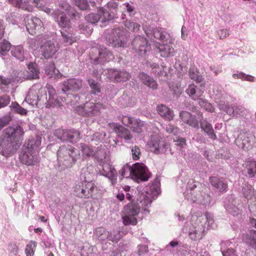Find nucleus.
<instances>
[{
	"label": "nucleus",
	"mask_w": 256,
	"mask_h": 256,
	"mask_svg": "<svg viewBox=\"0 0 256 256\" xmlns=\"http://www.w3.org/2000/svg\"><path fill=\"white\" fill-rule=\"evenodd\" d=\"M80 147L82 155L84 157H90L94 156V150L88 146L84 144H82Z\"/></svg>",
	"instance_id": "40"
},
{
	"label": "nucleus",
	"mask_w": 256,
	"mask_h": 256,
	"mask_svg": "<svg viewBox=\"0 0 256 256\" xmlns=\"http://www.w3.org/2000/svg\"><path fill=\"white\" fill-rule=\"evenodd\" d=\"M130 76V73L124 70H118L110 69L108 71V78L117 82H126L128 80Z\"/></svg>",
	"instance_id": "16"
},
{
	"label": "nucleus",
	"mask_w": 256,
	"mask_h": 256,
	"mask_svg": "<svg viewBox=\"0 0 256 256\" xmlns=\"http://www.w3.org/2000/svg\"><path fill=\"white\" fill-rule=\"evenodd\" d=\"M28 76L30 79H37L39 78V70L38 68V66L36 62H30L28 66Z\"/></svg>",
	"instance_id": "30"
},
{
	"label": "nucleus",
	"mask_w": 256,
	"mask_h": 256,
	"mask_svg": "<svg viewBox=\"0 0 256 256\" xmlns=\"http://www.w3.org/2000/svg\"><path fill=\"white\" fill-rule=\"evenodd\" d=\"M180 118L182 122L190 126L198 128V122L196 116L192 115L190 112L186 111L181 112L180 113Z\"/></svg>",
	"instance_id": "22"
},
{
	"label": "nucleus",
	"mask_w": 256,
	"mask_h": 256,
	"mask_svg": "<svg viewBox=\"0 0 256 256\" xmlns=\"http://www.w3.org/2000/svg\"><path fill=\"white\" fill-rule=\"evenodd\" d=\"M118 8V4L114 2H110L107 3L106 6V8H104L106 12H108L111 14L113 10H115Z\"/></svg>",
	"instance_id": "55"
},
{
	"label": "nucleus",
	"mask_w": 256,
	"mask_h": 256,
	"mask_svg": "<svg viewBox=\"0 0 256 256\" xmlns=\"http://www.w3.org/2000/svg\"><path fill=\"white\" fill-rule=\"evenodd\" d=\"M149 147L152 148V150L155 152L159 150V143L158 140H151L148 144Z\"/></svg>",
	"instance_id": "56"
},
{
	"label": "nucleus",
	"mask_w": 256,
	"mask_h": 256,
	"mask_svg": "<svg viewBox=\"0 0 256 256\" xmlns=\"http://www.w3.org/2000/svg\"><path fill=\"white\" fill-rule=\"evenodd\" d=\"M198 103L202 108L209 112H212L214 110V108L210 103L204 100L202 98L198 100Z\"/></svg>",
	"instance_id": "43"
},
{
	"label": "nucleus",
	"mask_w": 256,
	"mask_h": 256,
	"mask_svg": "<svg viewBox=\"0 0 256 256\" xmlns=\"http://www.w3.org/2000/svg\"><path fill=\"white\" fill-rule=\"evenodd\" d=\"M88 82L92 94H97L100 92L101 86L98 82L93 79H89Z\"/></svg>",
	"instance_id": "34"
},
{
	"label": "nucleus",
	"mask_w": 256,
	"mask_h": 256,
	"mask_svg": "<svg viewBox=\"0 0 256 256\" xmlns=\"http://www.w3.org/2000/svg\"><path fill=\"white\" fill-rule=\"evenodd\" d=\"M109 126L114 128V132L118 136L126 140H130L132 138V136L130 131L125 127L114 122L109 124Z\"/></svg>",
	"instance_id": "20"
},
{
	"label": "nucleus",
	"mask_w": 256,
	"mask_h": 256,
	"mask_svg": "<svg viewBox=\"0 0 256 256\" xmlns=\"http://www.w3.org/2000/svg\"><path fill=\"white\" fill-rule=\"evenodd\" d=\"M196 86L194 84H190L186 89V94L194 100H198L203 96L204 91L200 88H196Z\"/></svg>",
	"instance_id": "25"
},
{
	"label": "nucleus",
	"mask_w": 256,
	"mask_h": 256,
	"mask_svg": "<svg viewBox=\"0 0 256 256\" xmlns=\"http://www.w3.org/2000/svg\"><path fill=\"white\" fill-rule=\"evenodd\" d=\"M132 154L134 160H138L141 154L140 148L136 146H133L132 148Z\"/></svg>",
	"instance_id": "54"
},
{
	"label": "nucleus",
	"mask_w": 256,
	"mask_h": 256,
	"mask_svg": "<svg viewBox=\"0 0 256 256\" xmlns=\"http://www.w3.org/2000/svg\"><path fill=\"white\" fill-rule=\"evenodd\" d=\"M98 190V188L94 183L84 181L76 184L74 186V194L80 198H96V196L94 192Z\"/></svg>",
	"instance_id": "4"
},
{
	"label": "nucleus",
	"mask_w": 256,
	"mask_h": 256,
	"mask_svg": "<svg viewBox=\"0 0 256 256\" xmlns=\"http://www.w3.org/2000/svg\"><path fill=\"white\" fill-rule=\"evenodd\" d=\"M75 4L82 10H86L89 8L87 0H75Z\"/></svg>",
	"instance_id": "50"
},
{
	"label": "nucleus",
	"mask_w": 256,
	"mask_h": 256,
	"mask_svg": "<svg viewBox=\"0 0 256 256\" xmlns=\"http://www.w3.org/2000/svg\"><path fill=\"white\" fill-rule=\"evenodd\" d=\"M143 30L148 37L153 36L154 38L164 42L166 40L165 32L160 28H154L151 26H143Z\"/></svg>",
	"instance_id": "17"
},
{
	"label": "nucleus",
	"mask_w": 256,
	"mask_h": 256,
	"mask_svg": "<svg viewBox=\"0 0 256 256\" xmlns=\"http://www.w3.org/2000/svg\"><path fill=\"white\" fill-rule=\"evenodd\" d=\"M80 132L74 129L68 130L66 133V140H68L71 142H76L80 138Z\"/></svg>",
	"instance_id": "31"
},
{
	"label": "nucleus",
	"mask_w": 256,
	"mask_h": 256,
	"mask_svg": "<svg viewBox=\"0 0 256 256\" xmlns=\"http://www.w3.org/2000/svg\"><path fill=\"white\" fill-rule=\"evenodd\" d=\"M42 55L44 58L48 59L58 51L57 48L52 41H46L41 48Z\"/></svg>",
	"instance_id": "23"
},
{
	"label": "nucleus",
	"mask_w": 256,
	"mask_h": 256,
	"mask_svg": "<svg viewBox=\"0 0 256 256\" xmlns=\"http://www.w3.org/2000/svg\"><path fill=\"white\" fill-rule=\"evenodd\" d=\"M16 8H21L28 12H32L33 7L30 2V0H8Z\"/></svg>",
	"instance_id": "29"
},
{
	"label": "nucleus",
	"mask_w": 256,
	"mask_h": 256,
	"mask_svg": "<svg viewBox=\"0 0 256 256\" xmlns=\"http://www.w3.org/2000/svg\"><path fill=\"white\" fill-rule=\"evenodd\" d=\"M246 168L250 177L252 178L256 174V161H249L246 163Z\"/></svg>",
	"instance_id": "36"
},
{
	"label": "nucleus",
	"mask_w": 256,
	"mask_h": 256,
	"mask_svg": "<svg viewBox=\"0 0 256 256\" xmlns=\"http://www.w3.org/2000/svg\"><path fill=\"white\" fill-rule=\"evenodd\" d=\"M64 42L67 44L71 45L76 41V38L70 32L60 31Z\"/></svg>",
	"instance_id": "38"
},
{
	"label": "nucleus",
	"mask_w": 256,
	"mask_h": 256,
	"mask_svg": "<svg viewBox=\"0 0 256 256\" xmlns=\"http://www.w3.org/2000/svg\"><path fill=\"white\" fill-rule=\"evenodd\" d=\"M90 56L92 60L96 64H104L114 58L112 54L106 48L100 46L91 49Z\"/></svg>",
	"instance_id": "5"
},
{
	"label": "nucleus",
	"mask_w": 256,
	"mask_h": 256,
	"mask_svg": "<svg viewBox=\"0 0 256 256\" xmlns=\"http://www.w3.org/2000/svg\"><path fill=\"white\" fill-rule=\"evenodd\" d=\"M13 110L17 114L21 115H26L27 114V110L22 108L20 104L17 103L13 104Z\"/></svg>",
	"instance_id": "52"
},
{
	"label": "nucleus",
	"mask_w": 256,
	"mask_h": 256,
	"mask_svg": "<svg viewBox=\"0 0 256 256\" xmlns=\"http://www.w3.org/2000/svg\"><path fill=\"white\" fill-rule=\"evenodd\" d=\"M67 130H64L59 128L55 131L54 134L58 139L64 141L66 140Z\"/></svg>",
	"instance_id": "51"
},
{
	"label": "nucleus",
	"mask_w": 256,
	"mask_h": 256,
	"mask_svg": "<svg viewBox=\"0 0 256 256\" xmlns=\"http://www.w3.org/2000/svg\"><path fill=\"white\" fill-rule=\"evenodd\" d=\"M102 173L111 180L112 184L116 183L117 172L108 162H104L102 164Z\"/></svg>",
	"instance_id": "19"
},
{
	"label": "nucleus",
	"mask_w": 256,
	"mask_h": 256,
	"mask_svg": "<svg viewBox=\"0 0 256 256\" xmlns=\"http://www.w3.org/2000/svg\"><path fill=\"white\" fill-rule=\"evenodd\" d=\"M121 122L133 132L140 134L142 132L144 124L140 119L129 116H122L121 118Z\"/></svg>",
	"instance_id": "11"
},
{
	"label": "nucleus",
	"mask_w": 256,
	"mask_h": 256,
	"mask_svg": "<svg viewBox=\"0 0 256 256\" xmlns=\"http://www.w3.org/2000/svg\"><path fill=\"white\" fill-rule=\"evenodd\" d=\"M126 37L124 30L120 28L112 30L108 39V44L113 47L124 48L126 46Z\"/></svg>",
	"instance_id": "9"
},
{
	"label": "nucleus",
	"mask_w": 256,
	"mask_h": 256,
	"mask_svg": "<svg viewBox=\"0 0 256 256\" xmlns=\"http://www.w3.org/2000/svg\"><path fill=\"white\" fill-rule=\"evenodd\" d=\"M124 25L126 28H128L129 30L133 32H136L140 30V24L137 22H135L132 20H126Z\"/></svg>",
	"instance_id": "39"
},
{
	"label": "nucleus",
	"mask_w": 256,
	"mask_h": 256,
	"mask_svg": "<svg viewBox=\"0 0 256 256\" xmlns=\"http://www.w3.org/2000/svg\"><path fill=\"white\" fill-rule=\"evenodd\" d=\"M140 212L139 207L134 204H128L124 207V216H122L123 224L126 226L136 225L138 221L136 216Z\"/></svg>",
	"instance_id": "6"
},
{
	"label": "nucleus",
	"mask_w": 256,
	"mask_h": 256,
	"mask_svg": "<svg viewBox=\"0 0 256 256\" xmlns=\"http://www.w3.org/2000/svg\"><path fill=\"white\" fill-rule=\"evenodd\" d=\"M52 15L60 27L68 29L71 28L70 20L64 12L60 10H55L52 13Z\"/></svg>",
	"instance_id": "15"
},
{
	"label": "nucleus",
	"mask_w": 256,
	"mask_h": 256,
	"mask_svg": "<svg viewBox=\"0 0 256 256\" xmlns=\"http://www.w3.org/2000/svg\"><path fill=\"white\" fill-rule=\"evenodd\" d=\"M247 244L252 248L256 250V231L248 236L246 238Z\"/></svg>",
	"instance_id": "44"
},
{
	"label": "nucleus",
	"mask_w": 256,
	"mask_h": 256,
	"mask_svg": "<svg viewBox=\"0 0 256 256\" xmlns=\"http://www.w3.org/2000/svg\"><path fill=\"white\" fill-rule=\"evenodd\" d=\"M119 232L116 231L108 232V238L113 242H118L120 239Z\"/></svg>",
	"instance_id": "53"
},
{
	"label": "nucleus",
	"mask_w": 256,
	"mask_h": 256,
	"mask_svg": "<svg viewBox=\"0 0 256 256\" xmlns=\"http://www.w3.org/2000/svg\"><path fill=\"white\" fill-rule=\"evenodd\" d=\"M130 171L132 178L138 182L147 181L150 174L146 167L141 163L135 164L132 167L130 168Z\"/></svg>",
	"instance_id": "8"
},
{
	"label": "nucleus",
	"mask_w": 256,
	"mask_h": 256,
	"mask_svg": "<svg viewBox=\"0 0 256 256\" xmlns=\"http://www.w3.org/2000/svg\"><path fill=\"white\" fill-rule=\"evenodd\" d=\"M36 246V242L34 241H30L26 246L25 252L26 256H33Z\"/></svg>",
	"instance_id": "41"
},
{
	"label": "nucleus",
	"mask_w": 256,
	"mask_h": 256,
	"mask_svg": "<svg viewBox=\"0 0 256 256\" xmlns=\"http://www.w3.org/2000/svg\"><path fill=\"white\" fill-rule=\"evenodd\" d=\"M59 106H60V102L56 99V96H54V94L52 96H50L46 107L50 108Z\"/></svg>",
	"instance_id": "46"
},
{
	"label": "nucleus",
	"mask_w": 256,
	"mask_h": 256,
	"mask_svg": "<svg viewBox=\"0 0 256 256\" xmlns=\"http://www.w3.org/2000/svg\"><path fill=\"white\" fill-rule=\"evenodd\" d=\"M157 110L158 114L164 119L170 121L174 117L173 110L165 105L162 104L158 106Z\"/></svg>",
	"instance_id": "26"
},
{
	"label": "nucleus",
	"mask_w": 256,
	"mask_h": 256,
	"mask_svg": "<svg viewBox=\"0 0 256 256\" xmlns=\"http://www.w3.org/2000/svg\"><path fill=\"white\" fill-rule=\"evenodd\" d=\"M227 209L234 216L238 214V209L236 206H234V208H232L231 206H228Z\"/></svg>",
	"instance_id": "63"
},
{
	"label": "nucleus",
	"mask_w": 256,
	"mask_h": 256,
	"mask_svg": "<svg viewBox=\"0 0 256 256\" xmlns=\"http://www.w3.org/2000/svg\"><path fill=\"white\" fill-rule=\"evenodd\" d=\"M95 234L100 240H103L108 238V232L103 228H98L96 229Z\"/></svg>",
	"instance_id": "42"
},
{
	"label": "nucleus",
	"mask_w": 256,
	"mask_h": 256,
	"mask_svg": "<svg viewBox=\"0 0 256 256\" xmlns=\"http://www.w3.org/2000/svg\"><path fill=\"white\" fill-rule=\"evenodd\" d=\"M166 130L170 134L176 135L178 133V130L177 128H174L172 124H168L166 126Z\"/></svg>",
	"instance_id": "58"
},
{
	"label": "nucleus",
	"mask_w": 256,
	"mask_h": 256,
	"mask_svg": "<svg viewBox=\"0 0 256 256\" xmlns=\"http://www.w3.org/2000/svg\"><path fill=\"white\" fill-rule=\"evenodd\" d=\"M12 120V117L10 114H8L1 118V128L8 124Z\"/></svg>",
	"instance_id": "57"
},
{
	"label": "nucleus",
	"mask_w": 256,
	"mask_h": 256,
	"mask_svg": "<svg viewBox=\"0 0 256 256\" xmlns=\"http://www.w3.org/2000/svg\"><path fill=\"white\" fill-rule=\"evenodd\" d=\"M12 48L11 44L6 40L1 42V56H4Z\"/></svg>",
	"instance_id": "47"
},
{
	"label": "nucleus",
	"mask_w": 256,
	"mask_h": 256,
	"mask_svg": "<svg viewBox=\"0 0 256 256\" xmlns=\"http://www.w3.org/2000/svg\"><path fill=\"white\" fill-rule=\"evenodd\" d=\"M113 16L108 12H106L104 8H100L98 14H90L85 16L86 21L92 24H95L102 19L106 21L112 18Z\"/></svg>",
	"instance_id": "14"
},
{
	"label": "nucleus",
	"mask_w": 256,
	"mask_h": 256,
	"mask_svg": "<svg viewBox=\"0 0 256 256\" xmlns=\"http://www.w3.org/2000/svg\"><path fill=\"white\" fill-rule=\"evenodd\" d=\"M175 141L178 142V145H179L181 146H183L186 144V140L184 138H178V140H175Z\"/></svg>",
	"instance_id": "64"
},
{
	"label": "nucleus",
	"mask_w": 256,
	"mask_h": 256,
	"mask_svg": "<svg viewBox=\"0 0 256 256\" xmlns=\"http://www.w3.org/2000/svg\"><path fill=\"white\" fill-rule=\"evenodd\" d=\"M42 97L46 98L45 89L43 88H38L34 86L30 89L26 96V100L32 105L37 104Z\"/></svg>",
	"instance_id": "12"
},
{
	"label": "nucleus",
	"mask_w": 256,
	"mask_h": 256,
	"mask_svg": "<svg viewBox=\"0 0 256 256\" xmlns=\"http://www.w3.org/2000/svg\"><path fill=\"white\" fill-rule=\"evenodd\" d=\"M24 132L22 128L18 126L16 128L8 126L4 130L5 137L10 139V143L8 144V150H4L1 154L6 156H9L14 154L16 148V146H20L23 140Z\"/></svg>",
	"instance_id": "1"
},
{
	"label": "nucleus",
	"mask_w": 256,
	"mask_h": 256,
	"mask_svg": "<svg viewBox=\"0 0 256 256\" xmlns=\"http://www.w3.org/2000/svg\"><path fill=\"white\" fill-rule=\"evenodd\" d=\"M11 53L12 56L19 60L20 61L24 60V51L23 47L21 46H17L12 48Z\"/></svg>",
	"instance_id": "33"
},
{
	"label": "nucleus",
	"mask_w": 256,
	"mask_h": 256,
	"mask_svg": "<svg viewBox=\"0 0 256 256\" xmlns=\"http://www.w3.org/2000/svg\"><path fill=\"white\" fill-rule=\"evenodd\" d=\"M156 48L158 50L162 57L168 58L174 56V50L171 44H155Z\"/></svg>",
	"instance_id": "24"
},
{
	"label": "nucleus",
	"mask_w": 256,
	"mask_h": 256,
	"mask_svg": "<svg viewBox=\"0 0 256 256\" xmlns=\"http://www.w3.org/2000/svg\"><path fill=\"white\" fill-rule=\"evenodd\" d=\"M46 74L50 77L58 78H59V71L56 68L54 62H52L47 64L45 68Z\"/></svg>",
	"instance_id": "32"
},
{
	"label": "nucleus",
	"mask_w": 256,
	"mask_h": 256,
	"mask_svg": "<svg viewBox=\"0 0 256 256\" xmlns=\"http://www.w3.org/2000/svg\"><path fill=\"white\" fill-rule=\"evenodd\" d=\"M209 180L213 187L218 190L220 192H226L228 184L227 182L222 178L210 176Z\"/></svg>",
	"instance_id": "21"
},
{
	"label": "nucleus",
	"mask_w": 256,
	"mask_h": 256,
	"mask_svg": "<svg viewBox=\"0 0 256 256\" xmlns=\"http://www.w3.org/2000/svg\"><path fill=\"white\" fill-rule=\"evenodd\" d=\"M201 128L208 134V137L212 140H216V136L214 132L212 124L206 120H200Z\"/></svg>",
	"instance_id": "28"
},
{
	"label": "nucleus",
	"mask_w": 256,
	"mask_h": 256,
	"mask_svg": "<svg viewBox=\"0 0 256 256\" xmlns=\"http://www.w3.org/2000/svg\"><path fill=\"white\" fill-rule=\"evenodd\" d=\"M222 109L226 112L228 115L235 116V113L237 114V110H240V108L238 106H232L229 105H226L222 107Z\"/></svg>",
	"instance_id": "45"
},
{
	"label": "nucleus",
	"mask_w": 256,
	"mask_h": 256,
	"mask_svg": "<svg viewBox=\"0 0 256 256\" xmlns=\"http://www.w3.org/2000/svg\"><path fill=\"white\" fill-rule=\"evenodd\" d=\"M242 194L247 200H252L254 196V191L250 185H246L242 188Z\"/></svg>",
	"instance_id": "37"
},
{
	"label": "nucleus",
	"mask_w": 256,
	"mask_h": 256,
	"mask_svg": "<svg viewBox=\"0 0 256 256\" xmlns=\"http://www.w3.org/2000/svg\"><path fill=\"white\" fill-rule=\"evenodd\" d=\"M59 6L62 10L68 12H69L72 8L68 2H64L60 3Z\"/></svg>",
	"instance_id": "61"
},
{
	"label": "nucleus",
	"mask_w": 256,
	"mask_h": 256,
	"mask_svg": "<svg viewBox=\"0 0 256 256\" xmlns=\"http://www.w3.org/2000/svg\"><path fill=\"white\" fill-rule=\"evenodd\" d=\"M232 76L235 79L240 78L244 80L252 82L254 80V78L250 75L246 74L244 72H240L238 74H232Z\"/></svg>",
	"instance_id": "48"
},
{
	"label": "nucleus",
	"mask_w": 256,
	"mask_h": 256,
	"mask_svg": "<svg viewBox=\"0 0 256 256\" xmlns=\"http://www.w3.org/2000/svg\"><path fill=\"white\" fill-rule=\"evenodd\" d=\"M8 250L14 254H16L18 251V247L15 243L10 244L8 246Z\"/></svg>",
	"instance_id": "60"
},
{
	"label": "nucleus",
	"mask_w": 256,
	"mask_h": 256,
	"mask_svg": "<svg viewBox=\"0 0 256 256\" xmlns=\"http://www.w3.org/2000/svg\"><path fill=\"white\" fill-rule=\"evenodd\" d=\"M26 30L30 34L39 36L44 32V28L42 20L38 18H25Z\"/></svg>",
	"instance_id": "10"
},
{
	"label": "nucleus",
	"mask_w": 256,
	"mask_h": 256,
	"mask_svg": "<svg viewBox=\"0 0 256 256\" xmlns=\"http://www.w3.org/2000/svg\"><path fill=\"white\" fill-rule=\"evenodd\" d=\"M218 36L220 39H224L229 36V33L227 30L223 29L219 31Z\"/></svg>",
	"instance_id": "62"
},
{
	"label": "nucleus",
	"mask_w": 256,
	"mask_h": 256,
	"mask_svg": "<svg viewBox=\"0 0 256 256\" xmlns=\"http://www.w3.org/2000/svg\"><path fill=\"white\" fill-rule=\"evenodd\" d=\"M82 80L75 78H70L64 82L62 90L64 92L69 90L77 92L82 87Z\"/></svg>",
	"instance_id": "18"
},
{
	"label": "nucleus",
	"mask_w": 256,
	"mask_h": 256,
	"mask_svg": "<svg viewBox=\"0 0 256 256\" xmlns=\"http://www.w3.org/2000/svg\"><path fill=\"white\" fill-rule=\"evenodd\" d=\"M138 78L146 86L154 90L158 88V84L152 78L150 77L144 72H141L138 74Z\"/></svg>",
	"instance_id": "27"
},
{
	"label": "nucleus",
	"mask_w": 256,
	"mask_h": 256,
	"mask_svg": "<svg viewBox=\"0 0 256 256\" xmlns=\"http://www.w3.org/2000/svg\"><path fill=\"white\" fill-rule=\"evenodd\" d=\"M198 72L194 68H190L188 70V74L192 80L200 83L202 82V76L198 74Z\"/></svg>",
	"instance_id": "35"
},
{
	"label": "nucleus",
	"mask_w": 256,
	"mask_h": 256,
	"mask_svg": "<svg viewBox=\"0 0 256 256\" xmlns=\"http://www.w3.org/2000/svg\"><path fill=\"white\" fill-rule=\"evenodd\" d=\"M102 105L92 102H86L84 106L76 108V112L79 115L85 117H92L100 114Z\"/></svg>",
	"instance_id": "7"
},
{
	"label": "nucleus",
	"mask_w": 256,
	"mask_h": 256,
	"mask_svg": "<svg viewBox=\"0 0 256 256\" xmlns=\"http://www.w3.org/2000/svg\"><path fill=\"white\" fill-rule=\"evenodd\" d=\"M40 144L39 140H32L28 141L26 148V145H23L22 152L20 154L21 162L28 166L34 165L38 159L34 150L38 148Z\"/></svg>",
	"instance_id": "2"
},
{
	"label": "nucleus",
	"mask_w": 256,
	"mask_h": 256,
	"mask_svg": "<svg viewBox=\"0 0 256 256\" xmlns=\"http://www.w3.org/2000/svg\"><path fill=\"white\" fill-rule=\"evenodd\" d=\"M132 45L133 48L140 55L146 54L150 50V45L148 44V40L140 36L133 40Z\"/></svg>",
	"instance_id": "13"
},
{
	"label": "nucleus",
	"mask_w": 256,
	"mask_h": 256,
	"mask_svg": "<svg viewBox=\"0 0 256 256\" xmlns=\"http://www.w3.org/2000/svg\"><path fill=\"white\" fill-rule=\"evenodd\" d=\"M10 102V98L8 96L4 95L1 96V108L7 106Z\"/></svg>",
	"instance_id": "59"
},
{
	"label": "nucleus",
	"mask_w": 256,
	"mask_h": 256,
	"mask_svg": "<svg viewBox=\"0 0 256 256\" xmlns=\"http://www.w3.org/2000/svg\"><path fill=\"white\" fill-rule=\"evenodd\" d=\"M80 156L78 150L72 146H62L57 152L58 160L66 166H72Z\"/></svg>",
	"instance_id": "3"
},
{
	"label": "nucleus",
	"mask_w": 256,
	"mask_h": 256,
	"mask_svg": "<svg viewBox=\"0 0 256 256\" xmlns=\"http://www.w3.org/2000/svg\"><path fill=\"white\" fill-rule=\"evenodd\" d=\"M242 148L244 150H248L252 147L254 142L250 140L249 137H247L242 140Z\"/></svg>",
	"instance_id": "49"
}]
</instances>
